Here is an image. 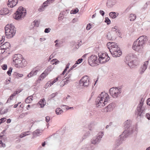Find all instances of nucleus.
<instances>
[{
    "label": "nucleus",
    "mask_w": 150,
    "mask_h": 150,
    "mask_svg": "<svg viewBox=\"0 0 150 150\" xmlns=\"http://www.w3.org/2000/svg\"><path fill=\"white\" fill-rule=\"evenodd\" d=\"M147 39L145 36L140 37L133 44L132 48L135 51L139 52L142 51L143 45L145 43Z\"/></svg>",
    "instance_id": "1"
},
{
    "label": "nucleus",
    "mask_w": 150,
    "mask_h": 150,
    "mask_svg": "<svg viewBox=\"0 0 150 150\" xmlns=\"http://www.w3.org/2000/svg\"><path fill=\"white\" fill-rule=\"evenodd\" d=\"M107 46L113 57H119L121 55L122 52L117 44L114 42H108L107 44Z\"/></svg>",
    "instance_id": "2"
},
{
    "label": "nucleus",
    "mask_w": 150,
    "mask_h": 150,
    "mask_svg": "<svg viewBox=\"0 0 150 150\" xmlns=\"http://www.w3.org/2000/svg\"><path fill=\"white\" fill-rule=\"evenodd\" d=\"M109 96L108 94L105 92H102L98 96L96 101L98 107L101 108L105 106L108 103Z\"/></svg>",
    "instance_id": "3"
},
{
    "label": "nucleus",
    "mask_w": 150,
    "mask_h": 150,
    "mask_svg": "<svg viewBox=\"0 0 150 150\" xmlns=\"http://www.w3.org/2000/svg\"><path fill=\"white\" fill-rule=\"evenodd\" d=\"M13 60V64L16 67H22L26 64L25 60L20 54L14 55Z\"/></svg>",
    "instance_id": "4"
},
{
    "label": "nucleus",
    "mask_w": 150,
    "mask_h": 150,
    "mask_svg": "<svg viewBox=\"0 0 150 150\" xmlns=\"http://www.w3.org/2000/svg\"><path fill=\"white\" fill-rule=\"evenodd\" d=\"M6 36L8 38H12L15 35L16 30L14 25L12 24H7L5 28Z\"/></svg>",
    "instance_id": "5"
},
{
    "label": "nucleus",
    "mask_w": 150,
    "mask_h": 150,
    "mask_svg": "<svg viewBox=\"0 0 150 150\" xmlns=\"http://www.w3.org/2000/svg\"><path fill=\"white\" fill-rule=\"evenodd\" d=\"M26 13L25 9L22 6H20L18 8L17 11L14 14L13 17L16 20L21 19L25 16Z\"/></svg>",
    "instance_id": "6"
},
{
    "label": "nucleus",
    "mask_w": 150,
    "mask_h": 150,
    "mask_svg": "<svg viewBox=\"0 0 150 150\" xmlns=\"http://www.w3.org/2000/svg\"><path fill=\"white\" fill-rule=\"evenodd\" d=\"M98 60L100 63H103L109 61L110 58L106 53H99L98 54Z\"/></svg>",
    "instance_id": "7"
},
{
    "label": "nucleus",
    "mask_w": 150,
    "mask_h": 150,
    "mask_svg": "<svg viewBox=\"0 0 150 150\" xmlns=\"http://www.w3.org/2000/svg\"><path fill=\"white\" fill-rule=\"evenodd\" d=\"M120 89L116 88H112L110 90V93L111 95L114 98L117 97L119 95L120 93Z\"/></svg>",
    "instance_id": "8"
},
{
    "label": "nucleus",
    "mask_w": 150,
    "mask_h": 150,
    "mask_svg": "<svg viewBox=\"0 0 150 150\" xmlns=\"http://www.w3.org/2000/svg\"><path fill=\"white\" fill-rule=\"evenodd\" d=\"M131 122L130 120H127V121H126L124 123L125 125V127L126 129L127 128V129L125 130L122 134L120 135V137L121 138L122 137H126L127 136V134H125L127 133L128 134L129 132V127H130V125Z\"/></svg>",
    "instance_id": "9"
},
{
    "label": "nucleus",
    "mask_w": 150,
    "mask_h": 150,
    "mask_svg": "<svg viewBox=\"0 0 150 150\" xmlns=\"http://www.w3.org/2000/svg\"><path fill=\"white\" fill-rule=\"evenodd\" d=\"M98 57L96 55H92L88 58V61L89 64L92 66L97 63Z\"/></svg>",
    "instance_id": "10"
},
{
    "label": "nucleus",
    "mask_w": 150,
    "mask_h": 150,
    "mask_svg": "<svg viewBox=\"0 0 150 150\" xmlns=\"http://www.w3.org/2000/svg\"><path fill=\"white\" fill-rule=\"evenodd\" d=\"M89 83V77L86 76H83L80 81V83L84 86H88Z\"/></svg>",
    "instance_id": "11"
},
{
    "label": "nucleus",
    "mask_w": 150,
    "mask_h": 150,
    "mask_svg": "<svg viewBox=\"0 0 150 150\" xmlns=\"http://www.w3.org/2000/svg\"><path fill=\"white\" fill-rule=\"evenodd\" d=\"M18 0H8L7 5L8 7L13 8L17 4Z\"/></svg>",
    "instance_id": "12"
},
{
    "label": "nucleus",
    "mask_w": 150,
    "mask_h": 150,
    "mask_svg": "<svg viewBox=\"0 0 150 150\" xmlns=\"http://www.w3.org/2000/svg\"><path fill=\"white\" fill-rule=\"evenodd\" d=\"M40 70V69L37 67L34 69L28 75L29 77H30L32 76L35 75L37 74L38 72Z\"/></svg>",
    "instance_id": "13"
},
{
    "label": "nucleus",
    "mask_w": 150,
    "mask_h": 150,
    "mask_svg": "<svg viewBox=\"0 0 150 150\" xmlns=\"http://www.w3.org/2000/svg\"><path fill=\"white\" fill-rule=\"evenodd\" d=\"M148 61H145L143 63V65L142 66L140 70V73L142 74L146 69L147 66L148 64Z\"/></svg>",
    "instance_id": "14"
},
{
    "label": "nucleus",
    "mask_w": 150,
    "mask_h": 150,
    "mask_svg": "<svg viewBox=\"0 0 150 150\" xmlns=\"http://www.w3.org/2000/svg\"><path fill=\"white\" fill-rule=\"evenodd\" d=\"M114 107V105L112 103H111L109 105L104 109L105 112H109L112 110Z\"/></svg>",
    "instance_id": "15"
},
{
    "label": "nucleus",
    "mask_w": 150,
    "mask_h": 150,
    "mask_svg": "<svg viewBox=\"0 0 150 150\" xmlns=\"http://www.w3.org/2000/svg\"><path fill=\"white\" fill-rule=\"evenodd\" d=\"M9 12V11L7 8H4L0 11V14L4 15L8 14Z\"/></svg>",
    "instance_id": "16"
},
{
    "label": "nucleus",
    "mask_w": 150,
    "mask_h": 150,
    "mask_svg": "<svg viewBox=\"0 0 150 150\" xmlns=\"http://www.w3.org/2000/svg\"><path fill=\"white\" fill-rule=\"evenodd\" d=\"M101 134L100 135V136H98L97 138H94L92 140L91 142L92 144H95L98 143V142H99L100 139L102 137L103 135V133H101Z\"/></svg>",
    "instance_id": "17"
},
{
    "label": "nucleus",
    "mask_w": 150,
    "mask_h": 150,
    "mask_svg": "<svg viewBox=\"0 0 150 150\" xmlns=\"http://www.w3.org/2000/svg\"><path fill=\"white\" fill-rule=\"evenodd\" d=\"M10 46L9 43L8 42L4 43L3 45H1L0 47L1 49H3L4 50H6Z\"/></svg>",
    "instance_id": "18"
},
{
    "label": "nucleus",
    "mask_w": 150,
    "mask_h": 150,
    "mask_svg": "<svg viewBox=\"0 0 150 150\" xmlns=\"http://www.w3.org/2000/svg\"><path fill=\"white\" fill-rule=\"evenodd\" d=\"M143 105V102H140V103L139 104L137 108V111L139 112V113L138 114V115L139 116L141 115V114L142 113L141 108Z\"/></svg>",
    "instance_id": "19"
},
{
    "label": "nucleus",
    "mask_w": 150,
    "mask_h": 150,
    "mask_svg": "<svg viewBox=\"0 0 150 150\" xmlns=\"http://www.w3.org/2000/svg\"><path fill=\"white\" fill-rule=\"evenodd\" d=\"M38 104L41 108H43L46 104V102L44 98L40 100L38 103Z\"/></svg>",
    "instance_id": "20"
},
{
    "label": "nucleus",
    "mask_w": 150,
    "mask_h": 150,
    "mask_svg": "<svg viewBox=\"0 0 150 150\" xmlns=\"http://www.w3.org/2000/svg\"><path fill=\"white\" fill-rule=\"evenodd\" d=\"M52 70L51 67H49L47 68L42 74H46L48 75L49 73L52 71Z\"/></svg>",
    "instance_id": "21"
},
{
    "label": "nucleus",
    "mask_w": 150,
    "mask_h": 150,
    "mask_svg": "<svg viewBox=\"0 0 150 150\" xmlns=\"http://www.w3.org/2000/svg\"><path fill=\"white\" fill-rule=\"evenodd\" d=\"M82 60L83 59H79L76 62L75 64L73 65V67H71V68L68 71V72H69V71H70L71 70H72L76 66L75 65L76 64H78L80 63L81 62H82Z\"/></svg>",
    "instance_id": "22"
},
{
    "label": "nucleus",
    "mask_w": 150,
    "mask_h": 150,
    "mask_svg": "<svg viewBox=\"0 0 150 150\" xmlns=\"http://www.w3.org/2000/svg\"><path fill=\"white\" fill-rule=\"evenodd\" d=\"M43 74H42L41 75L39 76L38 79L35 82V83L36 84H37L38 83H40V81L43 80L44 78L43 77L42 75Z\"/></svg>",
    "instance_id": "23"
},
{
    "label": "nucleus",
    "mask_w": 150,
    "mask_h": 150,
    "mask_svg": "<svg viewBox=\"0 0 150 150\" xmlns=\"http://www.w3.org/2000/svg\"><path fill=\"white\" fill-rule=\"evenodd\" d=\"M56 113L57 115H59L62 113L63 111L61 108H57L56 110Z\"/></svg>",
    "instance_id": "24"
},
{
    "label": "nucleus",
    "mask_w": 150,
    "mask_h": 150,
    "mask_svg": "<svg viewBox=\"0 0 150 150\" xmlns=\"http://www.w3.org/2000/svg\"><path fill=\"white\" fill-rule=\"evenodd\" d=\"M33 97L30 96L28 97L25 100V102L27 103H29L31 102L33 100Z\"/></svg>",
    "instance_id": "25"
},
{
    "label": "nucleus",
    "mask_w": 150,
    "mask_h": 150,
    "mask_svg": "<svg viewBox=\"0 0 150 150\" xmlns=\"http://www.w3.org/2000/svg\"><path fill=\"white\" fill-rule=\"evenodd\" d=\"M109 16L112 18H115L118 16V14L115 12H111L109 13Z\"/></svg>",
    "instance_id": "26"
},
{
    "label": "nucleus",
    "mask_w": 150,
    "mask_h": 150,
    "mask_svg": "<svg viewBox=\"0 0 150 150\" xmlns=\"http://www.w3.org/2000/svg\"><path fill=\"white\" fill-rule=\"evenodd\" d=\"M129 17L130 21H133L136 19V16L135 14H131L130 15Z\"/></svg>",
    "instance_id": "27"
},
{
    "label": "nucleus",
    "mask_w": 150,
    "mask_h": 150,
    "mask_svg": "<svg viewBox=\"0 0 150 150\" xmlns=\"http://www.w3.org/2000/svg\"><path fill=\"white\" fill-rule=\"evenodd\" d=\"M52 84H51V81H49L44 86V87L45 88H47L48 87H50L51 86Z\"/></svg>",
    "instance_id": "28"
},
{
    "label": "nucleus",
    "mask_w": 150,
    "mask_h": 150,
    "mask_svg": "<svg viewBox=\"0 0 150 150\" xmlns=\"http://www.w3.org/2000/svg\"><path fill=\"white\" fill-rule=\"evenodd\" d=\"M60 76H58L56 78H54L53 80H51L50 81H51V83L52 84V85L54 84L58 80H59V78Z\"/></svg>",
    "instance_id": "29"
},
{
    "label": "nucleus",
    "mask_w": 150,
    "mask_h": 150,
    "mask_svg": "<svg viewBox=\"0 0 150 150\" xmlns=\"http://www.w3.org/2000/svg\"><path fill=\"white\" fill-rule=\"evenodd\" d=\"M14 76L15 78H18L19 77H22L23 76L22 74H20L18 73H15L14 74Z\"/></svg>",
    "instance_id": "30"
},
{
    "label": "nucleus",
    "mask_w": 150,
    "mask_h": 150,
    "mask_svg": "<svg viewBox=\"0 0 150 150\" xmlns=\"http://www.w3.org/2000/svg\"><path fill=\"white\" fill-rule=\"evenodd\" d=\"M70 64H68L66 66V67L65 69H64L62 73V75H64L65 74L66 72H67V69H69V67Z\"/></svg>",
    "instance_id": "31"
},
{
    "label": "nucleus",
    "mask_w": 150,
    "mask_h": 150,
    "mask_svg": "<svg viewBox=\"0 0 150 150\" xmlns=\"http://www.w3.org/2000/svg\"><path fill=\"white\" fill-rule=\"evenodd\" d=\"M79 11V9L77 8H76L74 10H71L70 11V13L71 14H75L77 13H78Z\"/></svg>",
    "instance_id": "32"
},
{
    "label": "nucleus",
    "mask_w": 150,
    "mask_h": 150,
    "mask_svg": "<svg viewBox=\"0 0 150 150\" xmlns=\"http://www.w3.org/2000/svg\"><path fill=\"white\" fill-rule=\"evenodd\" d=\"M29 131H28L26 132H23L22 133H21L19 136V137L20 138H22L25 136H26V135H28V134H27V133L29 132Z\"/></svg>",
    "instance_id": "33"
},
{
    "label": "nucleus",
    "mask_w": 150,
    "mask_h": 150,
    "mask_svg": "<svg viewBox=\"0 0 150 150\" xmlns=\"http://www.w3.org/2000/svg\"><path fill=\"white\" fill-rule=\"evenodd\" d=\"M59 62V61L56 59H54L51 61L52 64H57Z\"/></svg>",
    "instance_id": "34"
},
{
    "label": "nucleus",
    "mask_w": 150,
    "mask_h": 150,
    "mask_svg": "<svg viewBox=\"0 0 150 150\" xmlns=\"http://www.w3.org/2000/svg\"><path fill=\"white\" fill-rule=\"evenodd\" d=\"M22 90H19L18 89L16 91H15L13 93V95H14V96H16V95H18V93H20L21 91Z\"/></svg>",
    "instance_id": "35"
},
{
    "label": "nucleus",
    "mask_w": 150,
    "mask_h": 150,
    "mask_svg": "<svg viewBox=\"0 0 150 150\" xmlns=\"http://www.w3.org/2000/svg\"><path fill=\"white\" fill-rule=\"evenodd\" d=\"M28 122L29 123V124L31 125V126H32L33 124L34 123V121L32 120V119H30L28 121Z\"/></svg>",
    "instance_id": "36"
},
{
    "label": "nucleus",
    "mask_w": 150,
    "mask_h": 150,
    "mask_svg": "<svg viewBox=\"0 0 150 150\" xmlns=\"http://www.w3.org/2000/svg\"><path fill=\"white\" fill-rule=\"evenodd\" d=\"M12 68H10L7 71V74L9 76H11V73L12 71Z\"/></svg>",
    "instance_id": "37"
},
{
    "label": "nucleus",
    "mask_w": 150,
    "mask_h": 150,
    "mask_svg": "<svg viewBox=\"0 0 150 150\" xmlns=\"http://www.w3.org/2000/svg\"><path fill=\"white\" fill-rule=\"evenodd\" d=\"M7 67V65L6 64H4L1 66V68L4 70L6 69Z\"/></svg>",
    "instance_id": "38"
},
{
    "label": "nucleus",
    "mask_w": 150,
    "mask_h": 150,
    "mask_svg": "<svg viewBox=\"0 0 150 150\" xmlns=\"http://www.w3.org/2000/svg\"><path fill=\"white\" fill-rule=\"evenodd\" d=\"M105 22L106 23H107L108 24H109L110 23V21L109 19V18L107 17H106L105 18Z\"/></svg>",
    "instance_id": "39"
},
{
    "label": "nucleus",
    "mask_w": 150,
    "mask_h": 150,
    "mask_svg": "<svg viewBox=\"0 0 150 150\" xmlns=\"http://www.w3.org/2000/svg\"><path fill=\"white\" fill-rule=\"evenodd\" d=\"M5 146V144L2 142L0 140V147H4Z\"/></svg>",
    "instance_id": "40"
},
{
    "label": "nucleus",
    "mask_w": 150,
    "mask_h": 150,
    "mask_svg": "<svg viewBox=\"0 0 150 150\" xmlns=\"http://www.w3.org/2000/svg\"><path fill=\"white\" fill-rule=\"evenodd\" d=\"M13 97L11 95L9 98L8 99L7 103H9L10 102L11 100L13 99Z\"/></svg>",
    "instance_id": "41"
},
{
    "label": "nucleus",
    "mask_w": 150,
    "mask_h": 150,
    "mask_svg": "<svg viewBox=\"0 0 150 150\" xmlns=\"http://www.w3.org/2000/svg\"><path fill=\"white\" fill-rule=\"evenodd\" d=\"M91 24L89 23L87 25V27H86V29L87 30H89L91 28Z\"/></svg>",
    "instance_id": "42"
},
{
    "label": "nucleus",
    "mask_w": 150,
    "mask_h": 150,
    "mask_svg": "<svg viewBox=\"0 0 150 150\" xmlns=\"http://www.w3.org/2000/svg\"><path fill=\"white\" fill-rule=\"evenodd\" d=\"M33 22L34 23V24L36 26H38L39 23V21H38L35 20Z\"/></svg>",
    "instance_id": "43"
},
{
    "label": "nucleus",
    "mask_w": 150,
    "mask_h": 150,
    "mask_svg": "<svg viewBox=\"0 0 150 150\" xmlns=\"http://www.w3.org/2000/svg\"><path fill=\"white\" fill-rule=\"evenodd\" d=\"M34 133H35L37 135H40L41 133V132H40L39 130H37L35 131Z\"/></svg>",
    "instance_id": "44"
},
{
    "label": "nucleus",
    "mask_w": 150,
    "mask_h": 150,
    "mask_svg": "<svg viewBox=\"0 0 150 150\" xmlns=\"http://www.w3.org/2000/svg\"><path fill=\"white\" fill-rule=\"evenodd\" d=\"M107 37L110 40L112 39V37L111 36V34L110 33H108L107 35Z\"/></svg>",
    "instance_id": "45"
},
{
    "label": "nucleus",
    "mask_w": 150,
    "mask_h": 150,
    "mask_svg": "<svg viewBox=\"0 0 150 150\" xmlns=\"http://www.w3.org/2000/svg\"><path fill=\"white\" fill-rule=\"evenodd\" d=\"M45 7L43 6H41L40 8L38 10L39 11H41L44 10Z\"/></svg>",
    "instance_id": "46"
},
{
    "label": "nucleus",
    "mask_w": 150,
    "mask_h": 150,
    "mask_svg": "<svg viewBox=\"0 0 150 150\" xmlns=\"http://www.w3.org/2000/svg\"><path fill=\"white\" fill-rule=\"evenodd\" d=\"M57 93H53L50 96L51 97V98H54L55 96H56L57 95Z\"/></svg>",
    "instance_id": "47"
},
{
    "label": "nucleus",
    "mask_w": 150,
    "mask_h": 150,
    "mask_svg": "<svg viewBox=\"0 0 150 150\" xmlns=\"http://www.w3.org/2000/svg\"><path fill=\"white\" fill-rule=\"evenodd\" d=\"M27 113H23L20 115V117L22 118L23 117L25 116V115H27Z\"/></svg>",
    "instance_id": "48"
},
{
    "label": "nucleus",
    "mask_w": 150,
    "mask_h": 150,
    "mask_svg": "<svg viewBox=\"0 0 150 150\" xmlns=\"http://www.w3.org/2000/svg\"><path fill=\"white\" fill-rule=\"evenodd\" d=\"M5 52V50L3 49H1L0 46V55L4 53Z\"/></svg>",
    "instance_id": "49"
},
{
    "label": "nucleus",
    "mask_w": 150,
    "mask_h": 150,
    "mask_svg": "<svg viewBox=\"0 0 150 150\" xmlns=\"http://www.w3.org/2000/svg\"><path fill=\"white\" fill-rule=\"evenodd\" d=\"M49 2V1H46L45 2L43 3V5H44L43 6L44 7H46L47 6V4H48V2Z\"/></svg>",
    "instance_id": "50"
},
{
    "label": "nucleus",
    "mask_w": 150,
    "mask_h": 150,
    "mask_svg": "<svg viewBox=\"0 0 150 150\" xmlns=\"http://www.w3.org/2000/svg\"><path fill=\"white\" fill-rule=\"evenodd\" d=\"M4 37H2V39L0 40V44H2L4 41Z\"/></svg>",
    "instance_id": "51"
},
{
    "label": "nucleus",
    "mask_w": 150,
    "mask_h": 150,
    "mask_svg": "<svg viewBox=\"0 0 150 150\" xmlns=\"http://www.w3.org/2000/svg\"><path fill=\"white\" fill-rule=\"evenodd\" d=\"M6 138L4 135H0V139H5Z\"/></svg>",
    "instance_id": "52"
},
{
    "label": "nucleus",
    "mask_w": 150,
    "mask_h": 150,
    "mask_svg": "<svg viewBox=\"0 0 150 150\" xmlns=\"http://www.w3.org/2000/svg\"><path fill=\"white\" fill-rule=\"evenodd\" d=\"M146 117L148 120H150V114L149 113L146 114Z\"/></svg>",
    "instance_id": "53"
},
{
    "label": "nucleus",
    "mask_w": 150,
    "mask_h": 150,
    "mask_svg": "<svg viewBox=\"0 0 150 150\" xmlns=\"http://www.w3.org/2000/svg\"><path fill=\"white\" fill-rule=\"evenodd\" d=\"M50 29L49 28H46L45 30V32L46 33H48L50 31Z\"/></svg>",
    "instance_id": "54"
},
{
    "label": "nucleus",
    "mask_w": 150,
    "mask_h": 150,
    "mask_svg": "<svg viewBox=\"0 0 150 150\" xmlns=\"http://www.w3.org/2000/svg\"><path fill=\"white\" fill-rule=\"evenodd\" d=\"M66 106V108L67 110H68L70 109H74V108L73 107H69L68 106H67L66 105H65Z\"/></svg>",
    "instance_id": "55"
},
{
    "label": "nucleus",
    "mask_w": 150,
    "mask_h": 150,
    "mask_svg": "<svg viewBox=\"0 0 150 150\" xmlns=\"http://www.w3.org/2000/svg\"><path fill=\"white\" fill-rule=\"evenodd\" d=\"M147 104L150 106V98H149L147 100Z\"/></svg>",
    "instance_id": "56"
},
{
    "label": "nucleus",
    "mask_w": 150,
    "mask_h": 150,
    "mask_svg": "<svg viewBox=\"0 0 150 150\" xmlns=\"http://www.w3.org/2000/svg\"><path fill=\"white\" fill-rule=\"evenodd\" d=\"M50 120V117H49L47 116L46 117V121L47 122H49Z\"/></svg>",
    "instance_id": "57"
},
{
    "label": "nucleus",
    "mask_w": 150,
    "mask_h": 150,
    "mask_svg": "<svg viewBox=\"0 0 150 150\" xmlns=\"http://www.w3.org/2000/svg\"><path fill=\"white\" fill-rule=\"evenodd\" d=\"M100 13L102 16H103L104 14V12L102 10H100Z\"/></svg>",
    "instance_id": "58"
},
{
    "label": "nucleus",
    "mask_w": 150,
    "mask_h": 150,
    "mask_svg": "<svg viewBox=\"0 0 150 150\" xmlns=\"http://www.w3.org/2000/svg\"><path fill=\"white\" fill-rule=\"evenodd\" d=\"M0 120H1V121H3V122H4L6 121V118L4 117L1 118V119H0Z\"/></svg>",
    "instance_id": "59"
},
{
    "label": "nucleus",
    "mask_w": 150,
    "mask_h": 150,
    "mask_svg": "<svg viewBox=\"0 0 150 150\" xmlns=\"http://www.w3.org/2000/svg\"><path fill=\"white\" fill-rule=\"evenodd\" d=\"M11 120L10 119H8L7 120L6 122L7 123H9L11 122Z\"/></svg>",
    "instance_id": "60"
},
{
    "label": "nucleus",
    "mask_w": 150,
    "mask_h": 150,
    "mask_svg": "<svg viewBox=\"0 0 150 150\" xmlns=\"http://www.w3.org/2000/svg\"><path fill=\"white\" fill-rule=\"evenodd\" d=\"M5 130H4V131H3L2 132L0 133V135H4V133H5Z\"/></svg>",
    "instance_id": "61"
},
{
    "label": "nucleus",
    "mask_w": 150,
    "mask_h": 150,
    "mask_svg": "<svg viewBox=\"0 0 150 150\" xmlns=\"http://www.w3.org/2000/svg\"><path fill=\"white\" fill-rule=\"evenodd\" d=\"M47 75H46V74H43V75H42V76H43V78H44L47 76Z\"/></svg>",
    "instance_id": "62"
},
{
    "label": "nucleus",
    "mask_w": 150,
    "mask_h": 150,
    "mask_svg": "<svg viewBox=\"0 0 150 150\" xmlns=\"http://www.w3.org/2000/svg\"><path fill=\"white\" fill-rule=\"evenodd\" d=\"M30 105H28L27 106V110H28L29 109V108H30Z\"/></svg>",
    "instance_id": "63"
},
{
    "label": "nucleus",
    "mask_w": 150,
    "mask_h": 150,
    "mask_svg": "<svg viewBox=\"0 0 150 150\" xmlns=\"http://www.w3.org/2000/svg\"><path fill=\"white\" fill-rule=\"evenodd\" d=\"M18 105V104H15L14 106V108H17V107Z\"/></svg>",
    "instance_id": "64"
}]
</instances>
